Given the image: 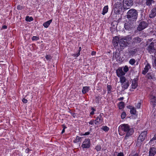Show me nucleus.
<instances>
[{"instance_id":"nucleus-32","label":"nucleus","mask_w":156,"mask_h":156,"mask_svg":"<svg viewBox=\"0 0 156 156\" xmlns=\"http://www.w3.org/2000/svg\"><path fill=\"white\" fill-rule=\"evenodd\" d=\"M135 59L133 58L130 59L129 61V63L132 65H133L135 63Z\"/></svg>"},{"instance_id":"nucleus-54","label":"nucleus","mask_w":156,"mask_h":156,"mask_svg":"<svg viewBox=\"0 0 156 156\" xmlns=\"http://www.w3.org/2000/svg\"><path fill=\"white\" fill-rule=\"evenodd\" d=\"M94 114V112L93 111H92L90 113V114L91 115H93Z\"/></svg>"},{"instance_id":"nucleus-24","label":"nucleus","mask_w":156,"mask_h":156,"mask_svg":"<svg viewBox=\"0 0 156 156\" xmlns=\"http://www.w3.org/2000/svg\"><path fill=\"white\" fill-rule=\"evenodd\" d=\"M154 0H146V4L147 5L150 6L151 5L152 3H154Z\"/></svg>"},{"instance_id":"nucleus-34","label":"nucleus","mask_w":156,"mask_h":156,"mask_svg":"<svg viewBox=\"0 0 156 156\" xmlns=\"http://www.w3.org/2000/svg\"><path fill=\"white\" fill-rule=\"evenodd\" d=\"M102 129L105 131H107L109 129V128L107 126H103Z\"/></svg>"},{"instance_id":"nucleus-30","label":"nucleus","mask_w":156,"mask_h":156,"mask_svg":"<svg viewBox=\"0 0 156 156\" xmlns=\"http://www.w3.org/2000/svg\"><path fill=\"white\" fill-rule=\"evenodd\" d=\"M130 109H131L130 111V113L132 114H133V115L135 114L136 113V111L135 108H134V107H133V108H131Z\"/></svg>"},{"instance_id":"nucleus-44","label":"nucleus","mask_w":156,"mask_h":156,"mask_svg":"<svg viewBox=\"0 0 156 156\" xmlns=\"http://www.w3.org/2000/svg\"><path fill=\"white\" fill-rule=\"evenodd\" d=\"M94 121H95L94 120H92L89 122V124L90 125H93L94 124Z\"/></svg>"},{"instance_id":"nucleus-12","label":"nucleus","mask_w":156,"mask_h":156,"mask_svg":"<svg viewBox=\"0 0 156 156\" xmlns=\"http://www.w3.org/2000/svg\"><path fill=\"white\" fill-rule=\"evenodd\" d=\"M156 16V7L153 8L151 11L149 17L153 18Z\"/></svg>"},{"instance_id":"nucleus-58","label":"nucleus","mask_w":156,"mask_h":156,"mask_svg":"<svg viewBox=\"0 0 156 156\" xmlns=\"http://www.w3.org/2000/svg\"><path fill=\"white\" fill-rule=\"evenodd\" d=\"M154 65L156 66V58L154 60Z\"/></svg>"},{"instance_id":"nucleus-38","label":"nucleus","mask_w":156,"mask_h":156,"mask_svg":"<svg viewBox=\"0 0 156 156\" xmlns=\"http://www.w3.org/2000/svg\"><path fill=\"white\" fill-rule=\"evenodd\" d=\"M39 39V38L38 37H37V36H33V37L32 38V40L33 41H37Z\"/></svg>"},{"instance_id":"nucleus-14","label":"nucleus","mask_w":156,"mask_h":156,"mask_svg":"<svg viewBox=\"0 0 156 156\" xmlns=\"http://www.w3.org/2000/svg\"><path fill=\"white\" fill-rule=\"evenodd\" d=\"M137 49L135 48L129 51L128 52V55L131 57H133L134 55L137 52Z\"/></svg>"},{"instance_id":"nucleus-35","label":"nucleus","mask_w":156,"mask_h":156,"mask_svg":"<svg viewBox=\"0 0 156 156\" xmlns=\"http://www.w3.org/2000/svg\"><path fill=\"white\" fill-rule=\"evenodd\" d=\"M81 138L80 137L78 136H77L76 137V139L74 140V142L75 143H77L80 141V139H81Z\"/></svg>"},{"instance_id":"nucleus-51","label":"nucleus","mask_w":156,"mask_h":156,"mask_svg":"<svg viewBox=\"0 0 156 156\" xmlns=\"http://www.w3.org/2000/svg\"><path fill=\"white\" fill-rule=\"evenodd\" d=\"M95 54H96V52L94 51H92V53H91L92 55H95Z\"/></svg>"},{"instance_id":"nucleus-57","label":"nucleus","mask_w":156,"mask_h":156,"mask_svg":"<svg viewBox=\"0 0 156 156\" xmlns=\"http://www.w3.org/2000/svg\"><path fill=\"white\" fill-rule=\"evenodd\" d=\"M65 129H63L62 130V133H63L65 132Z\"/></svg>"},{"instance_id":"nucleus-18","label":"nucleus","mask_w":156,"mask_h":156,"mask_svg":"<svg viewBox=\"0 0 156 156\" xmlns=\"http://www.w3.org/2000/svg\"><path fill=\"white\" fill-rule=\"evenodd\" d=\"M151 67L149 63H147L145 66L144 70H143L142 73L144 75H145L148 71L149 69H151Z\"/></svg>"},{"instance_id":"nucleus-39","label":"nucleus","mask_w":156,"mask_h":156,"mask_svg":"<svg viewBox=\"0 0 156 156\" xmlns=\"http://www.w3.org/2000/svg\"><path fill=\"white\" fill-rule=\"evenodd\" d=\"M97 151H100L101 149V146L100 145H98L96 146L95 148Z\"/></svg>"},{"instance_id":"nucleus-11","label":"nucleus","mask_w":156,"mask_h":156,"mask_svg":"<svg viewBox=\"0 0 156 156\" xmlns=\"http://www.w3.org/2000/svg\"><path fill=\"white\" fill-rule=\"evenodd\" d=\"M117 75L119 77L122 76V75H125V73L123 71L122 67L119 68L116 71Z\"/></svg>"},{"instance_id":"nucleus-40","label":"nucleus","mask_w":156,"mask_h":156,"mask_svg":"<svg viewBox=\"0 0 156 156\" xmlns=\"http://www.w3.org/2000/svg\"><path fill=\"white\" fill-rule=\"evenodd\" d=\"M155 140H156V133L154 135V137L151 140L149 143H151L152 141Z\"/></svg>"},{"instance_id":"nucleus-55","label":"nucleus","mask_w":156,"mask_h":156,"mask_svg":"<svg viewBox=\"0 0 156 156\" xmlns=\"http://www.w3.org/2000/svg\"><path fill=\"white\" fill-rule=\"evenodd\" d=\"M132 156H138V154L137 153H136Z\"/></svg>"},{"instance_id":"nucleus-29","label":"nucleus","mask_w":156,"mask_h":156,"mask_svg":"<svg viewBox=\"0 0 156 156\" xmlns=\"http://www.w3.org/2000/svg\"><path fill=\"white\" fill-rule=\"evenodd\" d=\"M124 103L122 101L119 102V109H121L124 108Z\"/></svg>"},{"instance_id":"nucleus-17","label":"nucleus","mask_w":156,"mask_h":156,"mask_svg":"<svg viewBox=\"0 0 156 156\" xmlns=\"http://www.w3.org/2000/svg\"><path fill=\"white\" fill-rule=\"evenodd\" d=\"M154 43L151 42L148 46L147 49L150 53H151L154 50Z\"/></svg>"},{"instance_id":"nucleus-2","label":"nucleus","mask_w":156,"mask_h":156,"mask_svg":"<svg viewBox=\"0 0 156 156\" xmlns=\"http://www.w3.org/2000/svg\"><path fill=\"white\" fill-rule=\"evenodd\" d=\"M138 13L137 11L135 9H131L127 12V18L130 21H136L137 18Z\"/></svg>"},{"instance_id":"nucleus-49","label":"nucleus","mask_w":156,"mask_h":156,"mask_svg":"<svg viewBox=\"0 0 156 156\" xmlns=\"http://www.w3.org/2000/svg\"><path fill=\"white\" fill-rule=\"evenodd\" d=\"M124 99L123 97H121L118 99V100L119 101L122 100Z\"/></svg>"},{"instance_id":"nucleus-1","label":"nucleus","mask_w":156,"mask_h":156,"mask_svg":"<svg viewBox=\"0 0 156 156\" xmlns=\"http://www.w3.org/2000/svg\"><path fill=\"white\" fill-rule=\"evenodd\" d=\"M119 128L122 131L126 133L124 141L128 139L134 132L133 129L130 128L128 124H122L119 126Z\"/></svg>"},{"instance_id":"nucleus-8","label":"nucleus","mask_w":156,"mask_h":156,"mask_svg":"<svg viewBox=\"0 0 156 156\" xmlns=\"http://www.w3.org/2000/svg\"><path fill=\"white\" fill-rule=\"evenodd\" d=\"M103 114H101L96 117L95 120V124H101L103 122Z\"/></svg>"},{"instance_id":"nucleus-47","label":"nucleus","mask_w":156,"mask_h":156,"mask_svg":"<svg viewBox=\"0 0 156 156\" xmlns=\"http://www.w3.org/2000/svg\"><path fill=\"white\" fill-rule=\"evenodd\" d=\"M90 133L89 132H87L83 134L84 135H87L89 134Z\"/></svg>"},{"instance_id":"nucleus-26","label":"nucleus","mask_w":156,"mask_h":156,"mask_svg":"<svg viewBox=\"0 0 156 156\" xmlns=\"http://www.w3.org/2000/svg\"><path fill=\"white\" fill-rule=\"evenodd\" d=\"M133 40L136 43H139L141 42L142 41L141 39L139 37H136L134 38Z\"/></svg>"},{"instance_id":"nucleus-16","label":"nucleus","mask_w":156,"mask_h":156,"mask_svg":"<svg viewBox=\"0 0 156 156\" xmlns=\"http://www.w3.org/2000/svg\"><path fill=\"white\" fill-rule=\"evenodd\" d=\"M138 79L136 78L134 79L132 82V87L133 89H135L138 86L137 81Z\"/></svg>"},{"instance_id":"nucleus-20","label":"nucleus","mask_w":156,"mask_h":156,"mask_svg":"<svg viewBox=\"0 0 156 156\" xmlns=\"http://www.w3.org/2000/svg\"><path fill=\"white\" fill-rule=\"evenodd\" d=\"M119 38L118 37H115V38L113 40V43L114 47H116L118 46V44L119 42L118 41H119Z\"/></svg>"},{"instance_id":"nucleus-42","label":"nucleus","mask_w":156,"mask_h":156,"mask_svg":"<svg viewBox=\"0 0 156 156\" xmlns=\"http://www.w3.org/2000/svg\"><path fill=\"white\" fill-rule=\"evenodd\" d=\"M45 58L47 60H50L51 59V56L50 55H46Z\"/></svg>"},{"instance_id":"nucleus-46","label":"nucleus","mask_w":156,"mask_h":156,"mask_svg":"<svg viewBox=\"0 0 156 156\" xmlns=\"http://www.w3.org/2000/svg\"><path fill=\"white\" fill-rule=\"evenodd\" d=\"M17 9H19V10H21V9L23 7H22V6H21L20 5H19L17 6Z\"/></svg>"},{"instance_id":"nucleus-36","label":"nucleus","mask_w":156,"mask_h":156,"mask_svg":"<svg viewBox=\"0 0 156 156\" xmlns=\"http://www.w3.org/2000/svg\"><path fill=\"white\" fill-rule=\"evenodd\" d=\"M123 70L125 72H127L129 70V68L127 66H125Z\"/></svg>"},{"instance_id":"nucleus-21","label":"nucleus","mask_w":156,"mask_h":156,"mask_svg":"<svg viewBox=\"0 0 156 156\" xmlns=\"http://www.w3.org/2000/svg\"><path fill=\"white\" fill-rule=\"evenodd\" d=\"M122 88H123L124 90L126 89L129 85V81H128V82H126L122 83Z\"/></svg>"},{"instance_id":"nucleus-33","label":"nucleus","mask_w":156,"mask_h":156,"mask_svg":"<svg viewBox=\"0 0 156 156\" xmlns=\"http://www.w3.org/2000/svg\"><path fill=\"white\" fill-rule=\"evenodd\" d=\"M107 90L108 91V93H111V90L112 87L110 85H108L107 86Z\"/></svg>"},{"instance_id":"nucleus-60","label":"nucleus","mask_w":156,"mask_h":156,"mask_svg":"<svg viewBox=\"0 0 156 156\" xmlns=\"http://www.w3.org/2000/svg\"><path fill=\"white\" fill-rule=\"evenodd\" d=\"M73 55L74 56V57H76V54H73Z\"/></svg>"},{"instance_id":"nucleus-9","label":"nucleus","mask_w":156,"mask_h":156,"mask_svg":"<svg viewBox=\"0 0 156 156\" xmlns=\"http://www.w3.org/2000/svg\"><path fill=\"white\" fill-rule=\"evenodd\" d=\"M90 143L89 139H85L83 142L82 147L83 148H89L90 146Z\"/></svg>"},{"instance_id":"nucleus-45","label":"nucleus","mask_w":156,"mask_h":156,"mask_svg":"<svg viewBox=\"0 0 156 156\" xmlns=\"http://www.w3.org/2000/svg\"><path fill=\"white\" fill-rule=\"evenodd\" d=\"M117 156H124V154L123 153L120 152L118 154Z\"/></svg>"},{"instance_id":"nucleus-25","label":"nucleus","mask_w":156,"mask_h":156,"mask_svg":"<svg viewBox=\"0 0 156 156\" xmlns=\"http://www.w3.org/2000/svg\"><path fill=\"white\" fill-rule=\"evenodd\" d=\"M108 5H106L105 6L103 9V12L102 13V14L103 15H104L105 13H106L108 11Z\"/></svg>"},{"instance_id":"nucleus-59","label":"nucleus","mask_w":156,"mask_h":156,"mask_svg":"<svg viewBox=\"0 0 156 156\" xmlns=\"http://www.w3.org/2000/svg\"><path fill=\"white\" fill-rule=\"evenodd\" d=\"M79 51H81V47H79Z\"/></svg>"},{"instance_id":"nucleus-48","label":"nucleus","mask_w":156,"mask_h":156,"mask_svg":"<svg viewBox=\"0 0 156 156\" xmlns=\"http://www.w3.org/2000/svg\"><path fill=\"white\" fill-rule=\"evenodd\" d=\"M30 151V150L29 148H27L26 149V151L27 153H28Z\"/></svg>"},{"instance_id":"nucleus-4","label":"nucleus","mask_w":156,"mask_h":156,"mask_svg":"<svg viewBox=\"0 0 156 156\" xmlns=\"http://www.w3.org/2000/svg\"><path fill=\"white\" fill-rule=\"evenodd\" d=\"M130 37L129 36H126L122 38H119V43L121 47L123 48L129 45L128 41Z\"/></svg>"},{"instance_id":"nucleus-43","label":"nucleus","mask_w":156,"mask_h":156,"mask_svg":"<svg viewBox=\"0 0 156 156\" xmlns=\"http://www.w3.org/2000/svg\"><path fill=\"white\" fill-rule=\"evenodd\" d=\"M22 101L24 103H26L27 102V100L25 98H23L22 99Z\"/></svg>"},{"instance_id":"nucleus-3","label":"nucleus","mask_w":156,"mask_h":156,"mask_svg":"<svg viewBox=\"0 0 156 156\" xmlns=\"http://www.w3.org/2000/svg\"><path fill=\"white\" fill-rule=\"evenodd\" d=\"M122 2V0H118L114 5V12L116 14H119L122 11L123 7Z\"/></svg>"},{"instance_id":"nucleus-27","label":"nucleus","mask_w":156,"mask_h":156,"mask_svg":"<svg viewBox=\"0 0 156 156\" xmlns=\"http://www.w3.org/2000/svg\"><path fill=\"white\" fill-rule=\"evenodd\" d=\"M89 87H83L82 90V93L85 94L88 92Z\"/></svg>"},{"instance_id":"nucleus-41","label":"nucleus","mask_w":156,"mask_h":156,"mask_svg":"<svg viewBox=\"0 0 156 156\" xmlns=\"http://www.w3.org/2000/svg\"><path fill=\"white\" fill-rule=\"evenodd\" d=\"M141 105V103L140 102L138 103L136 106V108H140V106Z\"/></svg>"},{"instance_id":"nucleus-31","label":"nucleus","mask_w":156,"mask_h":156,"mask_svg":"<svg viewBox=\"0 0 156 156\" xmlns=\"http://www.w3.org/2000/svg\"><path fill=\"white\" fill-rule=\"evenodd\" d=\"M33 20V18L32 17H30L28 16H27L26 18V20L27 21L30 22L32 21Z\"/></svg>"},{"instance_id":"nucleus-22","label":"nucleus","mask_w":156,"mask_h":156,"mask_svg":"<svg viewBox=\"0 0 156 156\" xmlns=\"http://www.w3.org/2000/svg\"><path fill=\"white\" fill-rule=\"evenodd\" d=\"M52 21V20H50L47 22H45L43 24V26L45 28H47L50 25Z\"/></svg>"},{"instance_id":"nucleus-6","label":"nucleus","mask_w":156,"mask_h":156,"mask_svg":"<svg viewBox=\"0 0 156 156\" xmlns=\"http://www.w3.org/2000/svg\"><path fill=\"white\" fill-rule=\"evenodd\" d=\"M147 132L144 131L142 132L139 136L137 141V143H140L146 138Z\"/></svg>"},{"instance_id":"nucleus-23","label":"nucleus","mask_w":156,"mask_h":156,"mask_svg":"<svg viewBox=\"0 0 156 156\" xmlns=\"http://www.w3.org/2000/svg\"><path fill=\"white\" fill-rule=\"evenodd\" d=\"M120 83H125L126 82H128V80H127L126 77L124 76H121L120 77Z\"/></svg>"},{"instance_id":"nucleus-7","label":"nucleus","mask_w":156,"mask_h":156,"mask_svg":"<svg viewBox=\"0 0 156 156\" xmlns=\"http://www.w3.org/2000/svg\"><path fill=\"white\" fill-rule=\"evenodd\" d=\"M148 26V24L146 21H142L140 23L138 27L137 30L140 31L145 29Z\"/></svg>"},{"instance_id":"nucleus-50","label":"nucleus","mask_w":156,"mask_h":156,"mask_svg":"<svg viewBox=\"0 0 156 156\" xmlns=\"http://www.w3.org/2000/svg\"><path fill=\"white\" fill-rule=\"evenodd\" d=\"M2 28L3 29H5L7 28V27L6 26L4 25L2 26Z\"/></svg>"},{"instance_id":"nucleus-10","label":"nucleus","mask_w":156,"mask_h":156,"mask_svg":"<svg viewBox=\"0 0 156 156\" xmlns=\"http://www.w3.org/2000/svg\"><path fill=\"white\" fill-rule=\"evenodd\" d=\"M124 27L126 30H132L133 29V23L131 22L125 23L124 24Z\"/></svg>"},{"instance_id":"nucleus-19","label":"nucleus","mask_w":156,"mask_h":156,"mask_svg":"<svg viewBox=\"0 0 156 156\" xmlns=\"http://www.w3.org/2000/svg\"><path fill=\"white\" fill-rule=\"evenodd\" d=\"M150 102L153 105V106L154 107L156 105V97L154 96H151V97Z\"/></svg>"},{"instance_id":"nucleus-15","label":"nucleus","mask_w":156,"mask_h":156,"mask_svg":"<svg viewBox=\"0 0 156 156\" xmlns=\"http://www.w3.org/2000/svg\"><path fill=\"white\" fill-rule=\"evenodd\" d=\"M146 77L149 79H156V72L152 75L148 73L146 76Z\"/></svg>"},{"instance_id":"nucleus-37","label":"nucleus","mask_w":156,"mask_h":156,"mask_svg":"<svg viewBox=\"0 0 156 156\" xmlns=\"http://www.w3.org/2000/svg\"><path fill=\"white\" fill-rule=\"evenodd\" d=\"M126 113L125 112H122L121 115V118L122 119L125 118L126 117Z\"/></svg>"},{"instance_id":"nucleus-5","label":"nucleus","mask_w":156,"mask_h":156,"mask_svg":"<svg viewBox=\"0 0 156 156\" xmlns=\"http://www.w3.org/2000/svg\"><path fill=\"white\" fill-rule=\"evenodd\" d=\"M122 4L124 9H129L133 4V0H122Z\"/></svg>"},{"instance_id":"nucleus-53","label":"nucleus","mask_w":156,"mask_h":156,"mask_svg":"<svg viewBox=\"0 0 156 156\" xmlns=\"http://www.w3.org/2000/svg\"><path fill=\"white\" fill-rule=\"evenodd\" d=\"M91 110H92V111H93L94 112L96 111L95 109L94 108H92Z\"/></svg>"},{"instance_id":"nucleus-13","label":"nucleus","mask_w":156,"mask_h":156,"mask_svg":"<svg viewBox=\"0 0 156 156\" xmlns=\"http://www.w3.org/2000/svg\"><path fill=\"white\" fill-rule=\"evenodd\" d=\"M156 153V148L154 147H151L150 148L149 156H154Z\"/></svg>"},{"instance_id":"nucleus-56","label":"nucleus","mask_w":156,"mask_h":156,"mask_svg":"<svg viewBox=\"0 0 156 156\" xmlns=\"http://www.w3.org/2000/svg\"><path fill=\"white\" fill-rule=\"evenodd\" d=\"M63 128V129H65L66 128V127L64 125H62Z\"/></svg>"},{"instance_id":"nucleus-52","label":"nucleus","mask_w":156,"mask_h":156,"mask_svg":"<svg viewBox=\"0 0 156 156\" xmlns=\"http://www.w3.org/2000/svg\"><path fill=\"white\" fill-rule=\"evenodd\" d=\"M76 57H77L78 56L80 55V51H79L78 53L77 54H76Z\"/></svg>"},{"instance_id":"nucleus-28","label":"nucleus","mask_w":156,"mask_h":156,"mask_svg":"<svg viewBox=\"0 0 156 156\" xmlns=\"http://www.w3.org/2000/svg\"><path fill=\"white\" fill-rule=\"evenodd\" d=\"M120 54L117 52H114L113 53V58H118L119 57Z\"/></svg>"}]
</instances>
